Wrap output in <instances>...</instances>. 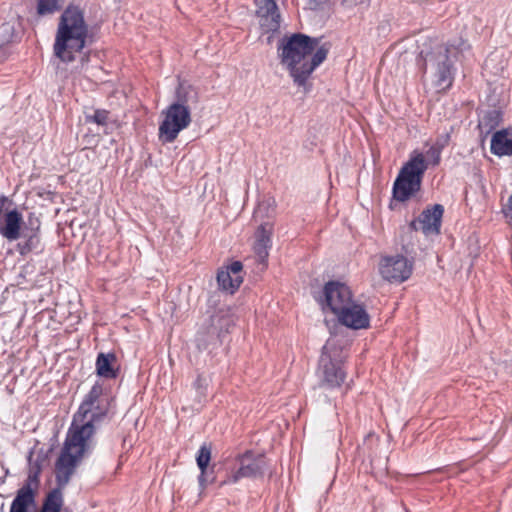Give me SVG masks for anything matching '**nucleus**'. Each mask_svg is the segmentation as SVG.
<instances>
[{
  "label": "nucleus",
  "instance_id": "f257e3e1",
  "mask_svg": "<svg viewBox=\"0 0 512 512\" xmlns=\"http://www.w3.org/2000/svg\"><path fill=\"white\" fill-rule=\"evenodd\" d=\"M109 399L103 386L96 382L79 406L68 429L61 453L55 463V476L60 485H67L77 466L92 447L94 423L108 413Z\"/></svg>",
  "mask_w": 512,
  "mask_h": 512
},
{
  "label": "nucleus",
  "instance_id": "f03ea898",
  "mask_svg": "<svg viewBox=\"0 0 512 512\" xmlns=\"http://www.w3.org/2000/svg\"><path fill=\"white\" fill-rule=\"evenodd\" d=\"M329 43L302 33L283 38L278 46L281 63L286 66L294 83L305 87L313 71L327 58Z\"/></svg>",
  "mask_w": 512,
  "mask_h": 512
},
{
  "label": "nucleus",
  "instance_id": "7ed1b4c3",
  "mask_svg": "<svg viewBox=\"0 0 512 512\" xmlns=\"http://www.w3.org/2000/svg\"><path fill=\"white\" fill-rule=\"evenodd\" d=\"M89 25L84 11L78 5L70 4L62 12L53 44L54 55L62 62L70 63L90 42Z\"/></svg>",
  "mask_w": 512,
  "mask_h": 512
},
{
  "label": "nucleus",
  "instance_id": "20e7f679",
  "mask_svg": "<svg viewBox=\"0 0 512 512\" xmlns=\"http://www.w3.org/2000/svg\"><path fill=\"white\" fill-rule=\"evenodd\" d=\"M189 88L180 84L176 89V101L162 111L163 120L159 125V139L163 143L174 142L179 133L192 121L191 111L187 105Z\"/></svg>",
  "mask_w": 512,
  "mask_h": 512
},
{
  "label": "nucleus",
  "instance_id": "39448f33",
  "mask_svg": "<svg viewBox=\"0 0 512 512\" xmlns=\"http://www.w3.org/2000/svg\"><path fill=\"white\" fill-rule=\"evenodd\" d=\"M424 60L425 70L430 69L434 86L438 90L451 88L454 75V59L457 55V48L454 45H436L431 51H421Z\"/></svg>",
  "mask_w": 512,
  "mask_h": 512
},
{
  "label": "nucleus",
  "instance_id": "423d86ee",
  "mask_svg": "<svg viewBox=\"0 0 512 512\" xmlns=\"http://www.w3.org/2000/svg\"><path fill=\"white\" fill-rule=\"evenodd\" d=\"M427 168L428 162L425 156L414 151L393 184L394 199L405 202L414 196L421 188L422 178Z\"/></svg>",
  "mask_w": 512,
  "mask_h": 512
},
{
  "label": "nucleus",
  "instance_id": "0eeeda50",
  "mask_svg": "<svg viewBox=\"0 0 512 512\" xmlns=\"http://www.w3.org/2000/svg\"><path fill=\"white\" fill-rule=\"evenodd\" d=\"M337 352L329 343L322 348L317 370L318 385L321 388L330 390L338 388L346 378L342 360L337 357Z\"/></svg>",
  "mask_w": 512,
  "mask_h": 512
},
{
  "label": "nucleus",
  "instance_id": "6e6552de",
  "mask_svg": "<svg viewBox=\"0 0 512 512\" xmlns=\"http://www.w3.org/2000/svg\"><path fill=\"white\" fill-rule=\"evenodd\" d=\"M239 467L227 474L221 482L222 485L235 484L243 478H257L264 474L267 468L266 458L262 454H255L252 451H246L236 459Z\"/></svg>",
  "mask_w": 512,
  "mask_h": 512
},
{
  "label": "nucleus",
  "instance_id": "1a4fd4ad",
  "mask_svg": "<svg viewBox=\"0 0 512 512\" xmlns=\"http://www.w3.org/2000/svg\"><path fill=\"white\" fill-rule=\"evenodd\" d=\"M20 241L16 249L21 256L30 253L40 254L44 250V244L41 238V221L32 214L28 217L27 223L20 231Z\"/></svg>",
  "mask_w": 512,
  "mask_h": 512
},
{
  "label": "nucleus",
  "instance_id": "9d476101",
  "mask_svg": "<svg viewBox=\"0 0 512 512\" xmlns=\"http://www.w3.org/2000/svg\"><path fill=\"white\" fill-rule=\"evenodd\" d=\"M352 301V292L346 284L339 281H329L324 285L323 300H321L324 311L329 309L335 315Z\"/></svg>",
  "mask_w": 512,
  "mask_h": 512
},
{
  "label": "nucleus",
  "instance_id": "9b49d317",
  "mask_svg": "<svg viewBox=\"0 0 512 512\" xmlns=\"http://www.w3.org/2000/svg\"><path fill=\"white\" fill-rule=\"evenodd\" d=\"M413 264L403 255L383 257L379 272L383 279L391 283H402L412 274Z\"/></svg>",
  "mask_w": 512,
  "mask_h": 512
},
{
  "label": "nucleus",
  "instance_id": "f8f14e48",
  "mask_svg": "<svg viewBox=\"0 0 512 512\" xmlns=\"http://www.w3.org/2000/svg\"><path fill=\"white\" fill-rule=\"evenodd\" d=\"M8 198L0 196V235L9 241L19 239L20 231L23 229V216L16 208L5 209Z\"/></svg>",
  "mask_w": 512,
  "mask_h": 512
},
{
  "label": "nucleus",
  "instance_id": "ddd939ff",
  "mask_svg": "<svg viewBox=\"0 0 512 512\" xmlns=\"http://www.w3.org/2000/svg\"><path fill=\"white\" fill-rule=\"evenodd\" d=\"M444 208L435 204L422 211L419 217L410 222L409 228L412 231H421L424 235H437L440 232Z\"/></svg>",
  "mask_w": 512,
  "mask_h": 512
},
{
  "label": "nucleus",
  "instance_id": "4468645a",
  "mask_svg": "<svg viewBox=\"0 0 512 512\" xmlns=\"http://www.w3.org/2000/svg\"><path fill=\"white\" fill-rule=\"evenodd\" d=\"M335 316L340 324L354 330L366 329L370 324V316L365 307L354 300Z\"/></svg>",
  "mask_w": 512,
  "mask_h": 512
},
{
  "label": "nucleus",
  "instance_id": "2eb2a0df",
  "mask_svg": "<svg viewBox=\"0 0 512 512\" xmlns=\"http://www.w3.org/2000/svg\"><path fill=\"white\" fill-rule=\"evenodd\" d=\"M38 485V473L29 474L24 485L17 491L9 512H29V508L35 505V494Z\"/></svg>",
  "mask_w": 512,
  "mask_h": 512
},
{
  "label": "nucleus",
  "instance_id": "dca6fc26",
  "mask_svg": "<svg viewBox=\"0 0 512 512\" xmlns=\"http://www.w3.org/2000/svg\"><path fill=\"white\" fill-rule=\"evenodd\" d=\"M263 33L276 32L280 28V14L274 0H254Z\"/></svg>",
  "mask_w": 512,
  "mask_h": 512
},
{
  "label": "nucleus",
  "instance_id": "f3484780",
  "mask_svg": "<svg viewBox=\"0 0 512 512\" xmlns=\"http://www.w3.org/2000/svg\"><path fill=\"white\" fill-rule=\"evenodd\" d=\"M221 320L220 316L213 315L210 319V324L207 327L201 328L196 335L197 347L200 350H210L211 346H216L220 343V329L216 326Z\"/></svg>",
  "mask_w": 512,
  "mask_h": 512
},
{
  "label": "nucleus",
  "instance_id": "a211bd4d",
  "mask_svg": "<svg viewBox=\"0 0 512 512\" xmlns=\"http://www.w3.org/2000/svg\"><path fill=\"white\" fill-rule=\"evenodd\" d=\"M272 227L268 224H261L256 231V241L254 244V252L259 264L266 267L271 248Z\"/></svg>",
  "mask_w": 512,
  "mask_h": 512
},
{
  "label": "nucleus",
  "instance_id": "6ab92c4d",
  "mask_svg": "<svg viewBox=\"0 0 512 512\" xmlns=\"http://www.w3.org/2000/svg\"><path fill=\"white\" fill-rule=\"evenodd\" d=\"M211 460V447L206 443L202 444L198 450L196 456V463L200 470V475L198 476L199 486L202 490L206 488L209 483L214 481V478L209 479L208 476V465Z\"/></svg>",
  "mask_w": 512,
  "mask_h": 512
},
{
  "label": "nucleus",
  "instance_id": "aec40b11",
  "mask_svg": "<svg viewBox=\"0 0 512 512\" xmlns=\"http://www.w3.org/2000/svg\"><path fill=\"white\" fill-rule=\"evenodd\" d=\"M490 149L497 156H512V137L506 129L494 133Z\"/></svg>",
  "mask_w": 512,
  "mask_h": 512
},
{
  "label": "nucleus",
  "instance_id": "412c9836",
  "mask_svg": "<svg viewBox=\"0 0 512 512\" xmlns=\"http://www.w3.org/2000/svg\"><path fill=\"white\" fill-rule=\"evenodd\" d=\"M115 361L116 356L113 353H99L96 359L97 374L106 379L116 378L117 370L113 367Z\"/></svg>",
  "mask_w": 512,
  "mask_h": 512
},
{
  "label": "nucleus",
  "instance_id": "4be33fe9",
  "mask_svg": "<svg viewBox=\"0 0 512 512\" xmlns=\"http://www.w3.org/2000/svg\"><path fill=\"white\" fill-rule=\"evenodd\" d=\"M57 487L52 489L44 499L40 512H60L64 503L62 489L66 485H60L56 478Z\"/></svg>",
  "mask_w": 512,
  "mask_h": 512
},
{
  "label": "nucleus",
  "instance_id": "5701e85b",
  "mask_svg": "<svg viewBox=\"0 0 512 512\" xmlns=\"http://www.w3.org/2000/svg\"><path fill=\"white\" fill-rule=\"evenodd\" d=\"M243 282L242 276L230 274L227 270H220L217 273V283L221 290L233 294Z\"/></svg>",
  "mask_w": 512,
  "mask_h": 512
},
{
  "label": "nucleus",
  "instance_id": "b1692460",
  "mask_svg": "<svg viewBox=\"0 0 512 512\" xmlns=\"http://www.w3.org/2000/svg\"><path fill=\"white\" fill-rule=\"evenodd\" d=\"M61 7L60 0H37V13L41 16L53 14Z\"/></svg>",
  "mask_w": 512,
  "mask_h": 512
},
{
  "label": "nucleus",
  "instance_id": "393cba45",
  "mask_svg": "<svg viewBox=\"0 0 512 512\" xmlns=\"http://www.w3.org/2000/svg\"><path fill=\"white\" fill-rule=\"evenodd\" d=\"M15 37V26L11 21L4 22L0 25V47L13 41Z\"/></svg>",
  "mask_w": 512,
  "mask_h": 512
},
{
  "label": "nucleus",
  "instance_id": "a878e982",
  "mask_svg": "<svg viewBox=\"0 0 512 512\" xmlns=\"http://www.w3.org/2000/svg\"><path fill=\"white\" fill-rule=\"evenodd\" d=\"M110 112L105 109L95 110L93 115H86L85 119L88 123H95L98 126H106L109 122Z\"/></svg>",
  "mask_w": 512,
  "mask_h": 512
},
{
  "label": "nucleus",
  "instance_id": "bb28decb",
  "mask_svg": "<svg viewBox=\"0 0 512 512\" xmlns=\"http://www.w3.org/2000/svg\"><path fill=\"white\" fill-rule=\"evenodd\" d=\"M209 385V380L207 377L203 375H198L196 380L193 383V387L196 389L198 395L200 397H204L206 395V390Z\"/></svg>",
  "mask_w": 512,
  "mask_h": 512
},
{
  "label": "nucleus",
  "instance_id": "cd10ccee",
  "mask_svg": "<svg viewBox=\"0 0 512 512\" xmlns=\"http://www.w3.org/2000/svg\"><path fill=\"white\" fill-rule=\"evenodd\" d=\"M444 147V144L441 145H433L431 146L427 152L426 155L429 159H432V164L434 166L438 165L441 159V150Z\"/></svg>",
  "mask_w": 512,
  "mask_h": 512
},
{
  "label": "nucleus",
  "instance_id": "c85d7f7f",
  "mask_svg": "<svg viewBox=\"0 0 512 512\" xmlns=\"http://www.w3.org/2000/svg\"><path fill=\"white\" fill-rule=\"evenodd\" d=\"M242 269H243V265L240 261H234L232 262L227 268L226 270L228 272H230V274L232 275H236V276H242L241 275V272H242Z\"/></svg>",
  "mask_w": 512,
  "mask_h": 512
},
{
  "label": "nucleus",
  "instance_id": "c756f323",
  "mask_svg": "<svg viewBox=\"0 0 512 512\" xmlns=\"http://www.w3.org/2000/svg\"><path fill=\"white\" fill-rule=\"evenodd\" d=\"M499 118V113L497 111H491L487 115L484 116V118L480 121L479 126H487L490 121H494L495 124L497 123V120Z\"/></svg>",
  "mask_w": 512,
  "mask_h": 512
}]
</instances>
